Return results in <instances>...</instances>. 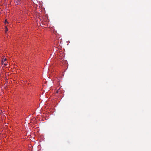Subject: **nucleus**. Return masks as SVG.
<instances>
[{"mask_svg": "<svg viewBox=\"0 0 151 151\" xmlns=\"http://www.w3.org/2000/svg\"><path fill=\"white\" fill-rule=\"evenodd\" d=\"M8 29L7 28V26H6V28H5V33H6V32L8 31Z\"/></svg>", "mask_w": 151, "mask_h": 151, "instance_id": "f257e3e1", "label": "nucleus"}, {"mask_svg": "<svg viewBox=\"0 0 151 151\" xmlns=\"http://www.w3.org/2000/svg\"><path fill=\"white\" fill-rule=\"evenodd\" d=\"M6 59H4V61H3V62H5V61H6Z\"/></svg>", "mask_w": 151, "mask_h": 151, "instance_id": "20e7f679", "label": "nucleus"}, {"mask_svg": "<svg viewBox=\"0 0 151 151\" xmlns=\"http://www.w3.org/2000/svg\"><path fill=\"white\" fill-rule=\"evenodd\" d=\"M2 64H4L5 65H6V64L5 63V62H3V61H2Z\"/></svg>", "mask_w": 151, "mask_h": 151, "instance_id": "f03ea898", "label": "nucleus"}, {"mask_svg": "<svg viewBox=\"0 0 151 151\" xmlns=\"http://www.w3.org/2000/svg\"><path fill=\"white\" fill-rule=\"evenodd\" d=\"M5 24H6V23H7L8 24V22L7 21V20H6L5 21Z\"/></svg>", "mask_w": 151, "mask_h": 151, "instance_id": "7ed1b4c3", "label": "nucleus"}]
</instances>
